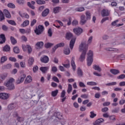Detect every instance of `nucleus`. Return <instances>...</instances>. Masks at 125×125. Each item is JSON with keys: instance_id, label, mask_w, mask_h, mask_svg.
<instances>
[{"instance_id": "obj_53", "label": "nucleus", "mask_w": 125, "mask_h": 125, "mask_svg": "<svg viewBox=\"0 0 125 125\" xmlns=\"http://www.w3.org/2000/svg\"><path fill=\"white\" fill-rule=\"evenodd\" d=\"M65 95H66V91H65V90H63L61 93V98H64V97H65Z\"/></svg>"}, {"instance_id": "obj_38", "label": "nucleus", "mask_w": 125, "mask_h": 125, "mask_svg": "<svg viewBox=\"0 0 125 125\" xmlns=\"http://www.w3.org/2000/svg\"><path fill=\"white\" fill-rule=\"evenodd\" d=\"M34 32L36 35H41L42 32L41 30H39L38 27H36Z\"/></svg>"}, {"instance_id": "obj_62", "label": "nucleus", "mask_w": 125, "mask_h": 125, "mask_svg": "<svg viewBox=\"0 0 125 125\" xmlns=\"http://www.w3.org/2000/svg\"><path fill=\"white\" fill-rule=\"evenodd\" d=\"M78 24H79V22L78 21L74 20L72 22V25L73 26H77Z\"/></svg>"}, {"instance_id": "obj_48", "label": "nucleus", "mask_w": 125, "mask_h": 125, "mask_svg": "<svg viewBox=\"0 0 125 125\" xmlns=\"http://www.w3.org/2000/svg\"><path fill=\"white\" fill-rule=\"evenodd\" d=\"M118 58L121 60H125V55H120L118 56Z\"/></svg>"}, {"instance_id": "obj_51", "label": "nucleus", "mask_w": 125, "mask_h": 125, "mask_svg": "<svg viewBox=\"0 0 125 125\" xmlns=\"http://www.w3.org/2000/svg\"><path fill=\"white\" fill-rule=\"evenodd\" d=\"M116 84H117V82H112L105 84V85L107 86H111L112 85H116Z\"/></svg>"}, {"instance_id": "obj_55", "label": "nucleus", "mask_w": 125, "mask_h": 125, "mask_svg": "<svg viewBox=\"0 0 125 125\" xmlns=\"http://www.w3.org/2000/svg\"><path fill=\"white\" fill-rule=\"evenodd\" d=\"M38 70H39V66H38V65H35L33 67V71L34 73H36V72H37V71H38Z\"/></svg>"}, {"instance_id": "obj_61", "label": "nucleus", "mask_w": 125, "mask_h": 125, "mask_svg": "<svg viewBox=\"0 0 125 125\" xmlns=\"http://www.w3.org/2000/svg\"><path fill=\"white\" fill-rule=\"evenodd\" d=\"M52 80L56 82V83H59V79H58V78H57L56 76H54L52 78Z\"/></svg>"}, {"instance_id": "obj_2", "label": "nucleus", "mask_w": 125, "mask_h": 125, "mask_svg": "<svg viewBox=\"0 0 125 125\" xmlns=\"http://www.w3.org/2000/svg\"><path fill=\"white\" fill-rule=\"evenodd\" d=\"M15 82V80L13 78H10L6 82L4 83V85L8 88V90H14L15 89V86L13 83Z\"/></svg>"}, {"instance_id": "obj_25", "label": "nucleus", "mask_w": 125, "mask_h": 125, "mask_svg": "<svg viewBox=\"0 0 125 125\" xmlns=\"http://www.w3.org/2000/svg\"><path fill=\"white\" fill-rule=\"evenodd\" d=\"M85 15H86V20H90L91 19V14L90 13V12L87 11L85 12Z\"/></svg>"}, {"instance_id": "obj_34", "label": "nucleus", "mask_w": 125, "mask_h": 125, "mask_svg": "<svg viewBox=\"0 0 125 125\" xmlns=\"http://www.w3.org/2000/svg\"><path fill=\"white\" fill-rule=\"evenodd\" d=\"M7 22H8V24H10V25H12V26H16V22H15V21L13 20H7Z\"/></svg>"}, {"instance_id": "obj_16", "label": "nucleus", "mask_w": 125, "mask_h": 125, "mask_svg": "<svg viewBox=\"0 0 125 125\" xmlns=\"http://www.w3.org/2000/svg\"><path fill=\"white\" fill-rule=\"evenodd\" d=\"M5 41H6V39L5 38V35H4V34L0 35V44H2V43H4V42H5Z\"/></svg>"}, {"instance_id": "obj_4", "label": "nucleus", "mask_w": 125, "mask_h": 125, "mask_svg": "<svg viewBox=\"0 0 125 125\" xmlns=\"http://www.w3.org/2000/svg\"><path fill=\"white\" fill-rule=\"evenodd\" d=\"M26 78V74H22L16 81L17 84H20L24 82V80Z\"/></svg>"}, {"instance_id": "obj_3", "label": "nucleus", "mask_w": 125, "mask_h": 125, "mask_svg": "<svg viewBox=\"0 0 125 125\" xmlns=\"http://www.w3.org/2000/svg\"><path fill=\"white\" fill-rule=\"evenodd\" d=\"M87 55V65L89 66H91V64L93 62V52L91 51V50L89 51Z\"/></svg>"}, {"instance_id": "obj_49", "label": "nucleus", "mask_w": 125, "mask_h": 125, "mask_svg": "<svg viewBox=\"0 0 125 125\" xmlns=\"http://www.w3.org/2000/svg\"><path fill=\"white\" fill-rule=\"evenodd\" d=\"M7 6L9 7L10 8H15V4L12 3H9L7 4Z\"/></svg>"}, {"instance_id": "obj_29", "label": "nucleus", "mask_w": 125, "mask_h": 125, "mask_svg": "<svg viewBox=\"0 0 125 125\" xmlns=\"http://www.w3.org/2000/svg\"><path fill=\"white\" fill-rule=\"evenodd\" d=\"M93 68L96 71H98V72H101L102 71L101 68H100V66H99V65L95 64L93 65Z\"/></svg>"}, {"instance_id": "obj_18", "label": "nucleus", "mask_w": 125, "mask_h": 125, "mask_svg": "<svg viewBox=\"0 0 125 125\" xmlns=\"http://www.w3.org/2000/svg\"><path fill=\"white\" fill-rule=\"evenodd\" d=\"M104 122V120L103 118H99L97 120H96L94 123V125H100L101 124Z\"/></svg>"}, {"instance_id": "obj_35", "label": "nucleus", "mask_w": 125, "mask_h": 125, "mask_svg": "<svg viewBox=\"0 0 125 125\" xmlns=\"http://www.w3.org/2000/svg\"><path fill=\"white\" fill-rule=\"evenodd\" d=\"M29 24H30V21H29V20H26L21 25V26H22V27H27V26H28V25H29Z\"/></svg>"}, {"instance_id": "obj_27", "label": "nucleus", "mask_w": 125, "mask_h": 125, "mask_svg": "<svg viewBox=\"0 0 125 125\" xmlns=\"http://www.w3.org/2000/svg\"><path fill=\"white\" fill-rule=\"evenodd\" d=\"M75 11H78L79 12H82L84 11L85 9L83 7H78L75 9Z\"/></svg>"}, {"instance_id": "obj_63", "label": "nucleus", "mask_w": 125, "mask_h": 125, "mask_svg": "<svg viewBox=\"0 0 125 125\" xmlns=\"http://www.w3.org/2000/svg\"><path fill=\"white\" fill-rule=\"evenodd\" d=\"M109 119L110 121H116V117L115 116V115H112L109 116Z\"/></svg>"}, {"instance_id": "obj_36", "label": "nucleus", "mask_w": 125, "mask_h": 125, "mask_svg": "<svg viewBox=\"0 0 125 125\" xmlns=\"http://www.w3.org/2000/svg\"><path fill=\"white\" fill-rule=\"evenodd\" d=\"M52 45H53V43H50V42H48V43H45L44 44V46L45 48H50V47H51Z\"/></svg>"}, {"instance_id": "obj_22", "label": "nucleus", "mask_w": 125, "mask_h": 125, "mask_svg": "<svg viewBox=\"0 0 125 125\" xmlns=\"http://www.w3.org/2000/svg\"><path fill=\"white\" fill-rule=\"evenodd\" d=\"M34 61H35L34 58L33 57L29 58L28 61V66H33V64H34Z\"/></svg>"}, {"instance_id": "obj_26", "label": "nucleus", "mask_w": 125, "mask_h": 125, "mask_svg": "<svg viewBox=\"0 0 125 125\" xmlns=\"http://www.w3.org/2000/svg\"><path fill=\"white\" fill-rule=\"evenodd\" d=\"M16 106V104H11L8 105V110H13Z\"/></svg>"}, {"instance_id": "obj_31", "label": "nucleus", "mask_w": 125, "mask_h": 125, "mask_svg": "<svg viewBox=\"0 0 125 125\" xmlns=\"http://www.w3.org/2000/svg\"><path fill=\"white\" fill-rule=\"evenodd\" d=\"M10 41L12 42V44H13L14 45L17 43V41L16 39H15V38L12 36L10 37Z\"/></svg>"}, {"instance_id": "obj_17", "label": "nucleus", "mask_w": 125, "mask_h": 125, "mask_svg": "<svg viewBox=\"0 0 125 125\" xmlns=\"http://www.w3.org/2000/svg\"><path fill=\"white\" fill-rule=\"evenodd\" d=\"M49 14V9L46 8L42 13V17H46L47 15Z\"/></svg>"}, {"instance_id": "obj_50", "label": "nucleus", "mask_w": 125, "mask_h": 125, "mask_svg": "<svg viewBox=\"0 0 125 125\" xmlns=\"http://www.w3.org/2000/svg\"><path fill=\"white\" fill-rule=\"evenodd\" d=\"M118 80H124L125 79V74H121L117 77Z\"/></svg>"}, {"instance_id": "obj_39", "label": "nucleus", "mask_w": 125, "mask_h": 125, "mask_svg": "<svg viewBox=\"0 0 125 125\" xmlns=\"http://www.w3.org/2000/svg\"><path fill=\"white\" fill-rule=\"evenodd\" d=\"M36 2L37 4L42 5L45 4V1L42 0H36Z\"/></svg>"}, {"instance_id": "obj_11", "label": "nucleus", "mask_w": 125, "mask_h": 125, "mask_svg": "<svg viewBox=\"0 0 125 125\" xmlns=\"http://www.w3.org/2000/svg\"><path fill=\"white\" fill-rule=\"evenodd\" d=\"M87 20L85 19V16L83 15L81 16L80 24L81 25H84L86 23Z\"/></svg>"}, {"instance_id": "obj_32", "label": "nucleus", "mask_w": 125, "mask_h": 125, "mask_svg": "<svg viewBox=\"0 0 125 125\" xmlns=\"http://www.w3.org/2000/svg\"><path fill=\"white\" fill-rule=\"evenodd\" d=\"M77 75H78L79 77H83V72L80 68H79L77 71Z\"/></svg>"}, {"instance_id": "obj_41", "label": "nucleus", "mask_w": 125, "mask_h": 125, "mask_svg": "<svg viewBox=\"0 0 125 125\" xmlns=\"http://www.w3.org/2000/svg\"><path fill=\"white\" fill-rule=\"evenodd\" d=\"M47 69H48L47 67H41L40 68V71H42V73H45L47 71Z\"/></svg>"}, {"instance_id": "obj_1", "label": "nucleus", "mask_w": 125, "mask_h": 125, "mask_svg": "<svg viewBox=\"0 0 125 125\" xmlns=\"http://www.w3.org/2000/svg\"><path fill=\"white\" fill-rule=\"evenodd\" d=\"M88 49V45L84 42H82L79 46V51H82L80 57L79 58V61L80 62H83L85 60V55H86V52Z\"/></svg>"}, {"instance_id": "obj_23", "label": "nucleus", "mask_w": 125, "mask_h": 125, "mask_svg": "<svg viewBox=\"0 0 125 125\" xmlns=\"http://www.w3.org/2000/svg\"><path fill=\"white\" fill-rule=\"evenodd\" d=\"M32 81H33V79H32V77H31V76H28L24 81V83L27 84V83H31Z\"/></svg>"}, {"instance_id": "obj_44", "label": "nucleus", "mask_w": 125, "mask_h": 125, "mask_svg": "<svg viewBox=\"0 0 125 125\" xmlns=\"http://www.w3.org/2000/svg\"><path fill=\"white\" fill-rule=\"evenodd\" d=\"M70 52H71V51L70 50L69 48H66L64 50V53L66 55H69V54H70Z\"/></svg>"}, {"instance_id": "obj_46", "label": "nucleus", "mask_w": 125, "mask_h": 125, "mask_svg": "<svg viewBox=\"0 0 125 125\" xmlns=\"http://www.w3.org/2000/svg\"><path fill=\"white\" fill-rule=\"evenodd\" d=\"M112 113H119V112H120V108L117 107V108H115L113 109L111 111Z\"/></svg>"}, {"instance_id": "obj_19", "label": "nucleus", "mask_w": 125, "mask_h": 125, "mask_svg": "<svg viewBox=\"0 0 125 125\" xmlns=\"http://www.w3.org/2000/svg\"><path fill=\"white\" fill-rule=\"evenodd\" d=\"M61 9V7H55L53 8V12L55 14H57V13H59V12H60Z\"/></svg>"}, {"instance_id": "obj_9", "label": "nucleus", "mask_w": 125, "mask_h": 125, "mask_svg": "<svg viewBox=\"0 0 125 125\" xmlns=\"http://www.w3.org/2000/svg\"><path fill=\"white\" fill-rule=\"evenodd\" d=\"M73 32L77 36H80L83 33V29L81 28H76L73 29Z\"/></svg>"}, {"instance_id": "obj_21", "label": "nucleus", "mask_w": 125, "mask_h": 125, "mask_svg": "<svg viewBox=\"0 0 125 125\" xmlns=\"http://www.w3.org/2000/svg\"><path fill=\"white\" fill-rule=\"evenodd\" d=\"M73 38V34L71 32H67L65 34V38L66 40L70 41V39Z\"/></svg>"}, {"instance_id": "obj_45", "label": "nucleus", "mask_w": 125, "mask_h": 125, "mask_svg": "<svg viewBox=\"0 0 125 125\" xmlns=\"http://www.w3.org/2000/svg\"><path fill=\"white\" fill-rule=\"evenodd\" d=\"M17 2L20 4V5H23L25 3V1L24 0H17Z\"/></svg>"}, {"instance_id": "obj_40", "label": "nucleus", "mask_w": 125, "mask_h": 125, "mask_svg": "<svg viewBox=\"0 0 125 125\" xmlns=\"http://www.w3.org/2000/svg\"><path fill=\"white\" fill-rule=\"evenodd\" d=\"M6 60H7V57H6V56H3L1 57L0 59V63H4Z\"/></svg>"}, {"instance_id": "obj_59", "label": "nucleus", "mask_w": 125, "mask_h": 125, "mask_svg": "<svg viewBox=\"0 0 125 125\" xmlns=\"http://www.w3.org/2000/svg\"><path fill=\"white\" fill-rule=\"evenodd\" d=\"M36 23H37V20L33 19V21L31 22L30 26L31 27H33V26H34L35 25V24H36Z\"/></svg>"}, {"instance_id": "obj_13", "label": "nucleus", "mask_w": 125, "mask_h": 125, "mask_svg": "<svg viewBox=\"0 0 125 125\" xmlns=\"http://www.w3.org/2000/svg\"><path fill=\"white\" fill-rule=\"evenodd\" d=\"M71 65L73 71H76V68H77V66H76V63H75V57H72L71 59Z\"/></svg>"}, {"instance_id": "obj_60", "label": "nucleus", "mask_w": 125, "mask_h": 125, "mask_svg": "<svg viewBox=\"0 0 125 125\" xmlns=\"http://www.w3.org/2000/svg\"><path fill=\"white\" fill-rule=\"evenodd\" d=\"M67 62H68L67 64H63V65L65 68H70V62L67 60Z\"/></svg>"}, {"instance_id": "obj_42", "label": "nucleus", "mask_w": 125, "mask_h": 125, "mask_svg": "<svg viewBox=\"0 0 125 125\" xmlns=\"http://www.w3.org/2000/svg\"><path fill=\"white\" fill-rule=\"evenodd\" d=\"M87 85H97V83L94 82H87Z\"/></svg>"}, {"instance_id": "obj_54", "label": "nucleus", "mask_w": 125, "mask_h": 125, "mask_svg": "<svg viewBox=\"0 0 125 125\" xmlns=\"http://www.w3.org/2000/svg\"><path fill=\"white\" fill-rule=\"evenodd\" d=\"M27 5L29 6V7H30V8H32V9H35V7L34 5H32V3L30 2H27Z\"/></svg>"}, {"instance_id": "obj_5", "label": "nucleus", "mask_w": 125, "mask_h": 125, "mask_svg": "<svg viewBox=\"0 0 125 125\" xmlns=\"http://www.w3.org/2000/svg\"><path fill=\"white\" fill-rule=\"evenodd\" d=\"M101 15L102 17H107L110 15V11L107 9H104L101 11Z\"/></svg>"}, {"instance_id": "obj_15", "label": "nucleus", "mask_w": 125, "mask_h": 125, "mask_svg": "<svg viewBox=\"0 0 125 125\" xmlns=\"http://www.w3.org/2000/svg\"><path fill=\"white\" fill-rule=\"evenodd\" d=\"M110 72L112 75H114L115 76L119 75L121 73L119 70L116 69H111L110 70Z\"/></svg>"}, {"instance_id": "obj_6", "label": "nucleus", "mask_w": 125, "mask_h": 125, "mask_svg": "<svg viewBox=\"0 0 125 125\" xmlns=\"http://www.w3.org/2000/svg\"><path fill=\"white\" fill-rule=\"evenodd\" d=\"M22 48L23 51H26L27 49L28 54H30L32 51V47L30 45L22 46Z\"/></svg>"}, {"instance_id": "obj_14", "label": "nucleus", "mask_w": 125, "mask_h": 125, "mask_svg": "<svg viewBox=\"0 0 125 125\" xmlns=\"http://www.w3.org/2000/svg\"><path fill=\"white\" fill-rule=\"evenodd\" d=\"M35 45L37 49H41L43 46V42H38Z\"/></svg>"}, {"instance_id": "obj_57", "label": "nucleus", "mask_w": 125, "mask_h": 125, "mask_svg": "<svg viewBox=\"0 0 125 125\" xmlns=\"http://www.w3.org/2000/svg\"><path fill=\"white\" fill-rule=\"evenodd\" d=\"M17 121H18V122H23L24 121V118L23 117H18L17 118Z\"/></svg>"}, {"instance_id": "obj_20", "label": "nucleus", "mask_w": 125, "mask_h": 125, "mask_svg": "<svg viewBox=\"0 0 125 125\" xmlns=\"http://www.w3.org/2000/svg\"><path fill=\"white\" fill-rule=\"evenodd\" d=\"M3 13L6 18H11V15H10V13H9L8 10L6 9L4 10Z\"/></svg>"}, {"instance_id": "obj_30", "label": "nucleus", "mask_w": 125, "mask_h": 125, "mask_svg": "<svg viewBox=\"0 0 125 125\" xmlns=\"http://www.w3.org/2000/svg\"><path fill=\"white\" fill-rule=\"evenodd\" d=\"M13 50L14 53L16 54H18V53H20V49H19V47L18 46H15L13 48Z\"/></svg>"}, {"instance_id": "obj_37", "label": "nucleus", "mask_w": 125, "mask_h": 125, "mask_svg": "<svg viewBox=\"0 0 125 125\" xmlns=\"http://www.w3.org/2000/svg\"><path fill=\"white\" fill-rule=\"evenodd\" d=\"M4 15L3 14V13L1 12V10H0V21H3V20H4Z\"/></svg>"}, {"instance_id": "obj_64", "label": "nucleus", "mask_w": 125, "mask_h": 125, "mask_svg": "<svg viewBox=\"0 0 125 125\" xmlns=\"http://www.w3.org/2000/svg\"><path fill=\"white\" fill-rule=\"evenodd\" d=\"M48 35L49 37H52V31L51 30V28L48 29Z\"/></svg>"}, {"instance_id": "obj_52", "label": "nucleus", "mask_w": 125, "mask_h": 125, "mask_svg": "<svg viewBox=\"0 0 125 125\" xmlns=\"http://www.w3.org/2000/svg\"><path fill=\"white\" fill-rule=\"evenodd\" d=\"M38 28H39V29L41 31V32L42 33V32H43V31H44V27H43V26L42 25H39L38 26Z\"/></svg>"}, {"instance_id": "obj_7", "label": "nucleus", "mask_w": 125, "mask_h": 125, "mask_svg": "<svg viewBox=\"0 0 125 125\" xmlns=\"http://www.w3.org/2000/svg\"><path fill=\"white\" fill-rule=\"evenodd\" d=\"M9 94L6 93H0V99L2 100H7L9 98Z\"/></svg>"}, {"instance_id": "obj_47", "label": "nucleus", "mask_w": 125, "mask_h": 125, "mask_svg": "<svg viewBox=\"0 0 125 125\" xmlns=\"http://www.w3.org/2000/svg\"><path fill=\"white\" fill-rule=\"evenodd\" d=\"M95 117H96V114L94 113V111H91L90 118H91V119H93Z\"/></svg>"}, {"instance_id": "obj_24", "label": "nucleus", "mask_w": 125, "mask_h": 125, "mask_svg": "<svg viewBox=\"0 0 125 125\" xmlns=\"http://www.w3.org/2000/svg\"><path fill=\"white\" fill-rule=\"evenodd\" d=\"M7 78V74H4L0 77V83H2V81H4L5 79Z\"/></svg>"}, {"instance_id": "obj_43", "label": "nucleus", "mask_w": 125, "mask_h": 125, "mask_svg": "<svg viewBox=\"0 0 125 125\" xmlns=\"http://www.w3.org/2000/svg\"><path fill=\"white\" fill-rule=\"evenodd\" d=\"M72 85H71V84H69L68 86V89L67 90V93H68V94L71 93L72 91Z\"/></svg>"}, {"instance_id": "obj_33", "label": "nucleus", "mask_w": 125, "mask_h": 125, "mask_svg": "<svg viewBox=\"0 0 125 125\" xmlns=\"http://www.w3.org/2000/svg\"><path fill=\"white\" fill-rule=\"evenodd\" d=\"M57 94H58V89L51 92V96H52V97H56V96H57Z\"/></svg>"}, {"instance_id": "obj_10", "label": "nucleus", "mask_w": 125, "mask_h": 125, "mask_svg": "<svg viewBox=\"0 0 125 125\" xmlns=\"http://www.w3.org/2000/svg\"><path fill=\"white\" fill-rule=\"evenodd\" d=\"M40 61H41L42 63L46 64V63L49 62V58H48L47 56H43V57L41 58Z\"/></svg>"}, {"instance_id": "obj_12", "label": "nucleus", "mask_w": 125, "mask_h": 125, "mask_svg": "<svg viewBox=\"0 0 125 125\" xmlns=\"http://www.w3.org/2000/svg\"><path fill=\"white\" fill-rule=\"evenodd\" d=\"M76 38H72L69 42V47L71 49L74 48V45H75V43L76 42Z\"/></svg>"}, {"instance_id": "obj_58", "label": "nucleus", "mask_w": 125, "mask_h": 125, "mask_svg": "<svg viewBox=\"0 0 125 125\" xmlns=\"http://www.w3.org/2000/svg\"><path fill=\"white\" fill-rule=\"evenodd\" d=\"M2 29L3 31H5V32H6V31H7V30H8V27H7L5 25H3L2 26Z\"/></svg>"}, {"instance_id": "obj_8", "label": "nucleus", "mask_w": 125, "mask_h": 125, "mask_svg": "<svg viewBox=\"0 0 125 125\" xmlns=\"http://www.w3.org/2000/svg\"><path fill=\"white\" fill-rule=\"evenodd\" d=\"M65 46V43L64 42L59 43L54 46V47L52 48V52L54 53L56 51V49L59 47H63Z\"/></svg>"}, {"instance_id": "obj_56", "label": "nucleus", "mask_w": 125, "mask_h": 125, "mask_svg": "<svg viewBox=\"0 0 125 125\" xmlns=\"http://www.w3.org/2000/svg\"><path fill=\"white\" fill-rule=\"evenodd\" d=\"M20 64L21 68H25L26 67V63H25V62H21Z\"/></svg>"}, {"instance_id": "obj_28", "label": "nucleus", "mask_w": 125, "mask_h": 125, "mask_svg": "<svg viewBox=\"0 0 125 125\" xmlns=\"http://www.w3.org/2000/svg\"><path fill=\"white\" fill-rule=\"evenodd\" d=\"M3 51H5L6 52L10 51V46L8 45H6L3 47Z\"/></svg>"}]
</instances>
